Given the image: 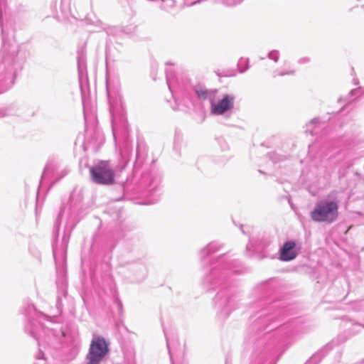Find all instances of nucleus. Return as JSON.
<instances>
[{"label": "nucleus", "mask_w": 364, "mask_h": 364, "mask_svg": "<svg viewBox=\"0 0 364 364\" xmlns=\"http://www.w3.org/2000/svg\"><path fill=\"white\" fill-rule=\"evenodd\" d=\"M339 192L331 191L325 198L318 200L310 213L311 219L316 223L331 224L337 220L341 199Z\"/></svg>", "instance_id": "nucleus-1"}, {"label": "nucleus", "mask_w": 364, "mask_h": 364, "mask_svg": "<svg viewBox=\"0 0 364 364\" xmlns=\"http://www.w3.org/2000/svg\"><path fill=\"white\" fill-rule=\"evenodd\" d=\"M92 181L98 184L111 185L114 183V172L108 161H101L90 168Z\"/></svg>", "instance_id": "nucleus-2"}, {"label": "nucleus", "mask_w": 364, "mask_h": 364, "mask_svg": "<svg viewBox=\"0 0 364 364\" xmlns=\"http://www.w3.org/2000/svg\"><path fill=\"white\" fill-rule=\"evenodd\" d=\"M109 351L108 345L102 337L95 338L90 346L87 355L88 364H99Z\"/></svg>", "instance_id": "nucleus-3"}, {"label": "nucleus", "mask_w": 364, "mask_h": 364, "mask_svg": "<svg viewBox=\"0 0 364 364\" xmlns=\"http://www.w3.org/2000/svg\"><path fill=\"white\" fill-rule=\"evenodd\" d=\"M347 154L346 151H340L335 156H331L327 161L324 162L325 173L323 176L328 178L331 173L335 171L336 167H350L351 164L346 161Z\"/></svg>", "instance_id": "nucleus-4"}, {"label": "nucleus", "mask_w": 364, "mask_h": 364, "mask_svg": "<svg viewBox=\"0 0 364 364\" xmlns=\"http://www.w3.org/2000/svg\"><path fill=\"white\" fill-rule=\"evenodd\" d=\"M301 251V246L295 240L286 241L279 250V259L282 262H290L296 258Z\"/></svg>", "instance_id": "nucleus-5"}, {"label": "nucleus", "mask_w": 364, "mask_h": 364, "mask_svg": "<svg viewBox=\"0 0 364 364\" xmlns=\"http://www.w3.org/2000/svg\"><path fill=\"white\" fill-rule=\"evenodd\" d=\"M234 97L226 95L218 102H211V113L214 114H223L232 107Z\"/></svg>", "instance_id": "nucleus-6"}, {"label": "nucleus", "mask_w": 364, "mask_h": 364, "mask_svg": "<svg viewBox=\"0 0 364 364\" xmlns=\"http://www.w3.org/2000/svg\"><path fill=\"white\" fill-rule=\"evenodd\" d=\"M323 124L319 122L318 119L314 118L306 124V132H309L312 136L318 134V130L323 128Z\"/></svg>", "instance_id": "nucleus-7"}, {"label": "nucleus", "mask_w": 364, "mask_h": 364, "mask_svg": "<svg viewBox=\"0 0 364 364\" xmlns=\"http://www.w3.org/2000/svg\"><path fill=\"white\" fill-rule=\"evenodd\" d=\"M361 95V90L360 87L357 89H353L350 91V92L348 94V95L345 97H341L338 99V102H345L346 104L350 103L351 101H353V99H351L352 97H354L356 98L357 97L360 96Z\"/></svg>", "instance_id": "nucleus-8"}, {"label": "nucleus", "mask_w": 364, "mask_h": 364, "mask_svg": "<svg viewBox=\"0 0 364 364\" xmlns=\"http://www.w3.org/2000/svg\"><path fill=\"white\" fill-rule=\"evenodd\" d=\"M295 73V70L293 69H285V70H276L272 73L273 77H282L284 75H293Z\"/></svg>", "instance_id": "nucleus-9"}, {"label": "nucleus", "mask_w": 364, "mask_h": 364, "mask_svg": "<svg viewBox=\"0 0 364 364\" xmlns=\"http://www.w3.org/2000/svg\"><path fill=\"white\" fill-rule=\"evenodd\" d=\"M321 359V353H316L314 354L305 364H318Z\"/></svg>", "instance_id": "nucleus-10"}, {"label": "nucleus", "mask_w": 364, "mask_h": 364, "mask_svg": "<svg viewBox=\"0 0 364 364\" xmlns=\"http://www.w3.org/2000/svg\"><path fill=\"white\" fill-rule=\"evenodd\" d=\"M347 339H348V338L344 334L338 335L337 338L333 339L332 341V342L331 343H329V346H336V345H339L341 343H344Z\"/></svg>", "instance_id": "nucleus-11"}, {"label": "nucleus", "mask_w": 364, "mask_h": 364, "mask_svg": "<svg viewBox=\"0 0 364 364\" xmlns=\"http://www.w3.org/2000/svg\"><path fill=\"white\" fill-rule=\"evenodd\" d=\"M268 58L274 62H277L279 58V53L277 50H273L268 53Z\"/></svg>", "instance_id": "nucleus-12"}, {"label": "nucleus", "mask_w": 364, "mask_h": 364, "mask_svg": "<svg viewBox=\"0 0 364 364\" xmlns=\"http://www.w3.org/2000/svg\"><path fill=\"white\" fill-rule=\"evenodd\" d=\"M360 328H364V326H361L358 323L353 324V331L354 333H358L360 331Z\"/></svg>", "instance_id": "nucleus-13"}, {"label": "nucleus", "mask_w": 364, "mask_h": 364, "mask_svg": "<svg viewBox=\"0 0 364 364\" xmlns=\"http://www.w3.org/2000/svg\"><path fill=\"white\" fill-rule=\"evenodd\" d=\"M309 61H310V58L309 57H303L298 60V63L305 64V63H308Z\"/></svg>", "instance_id": "nucleus-14"}, {"label": "nucleus", "mask_w": 364, "mask_h": 364, "mask_svg": "<svg viewBox=\"0 0 364 364\" xmlns=\"http://www.w3.org/2000/svg\"><path fill=\"white\" fill-rule=\"evenodd\" d=\"M197 95L199 97H202L203 99H205L207 97L208 92L206 91H197Z\"/></svg>", "instance_id": "nucleus-15"}, {"label": "nucleus", "mask_w": 364, "mask_h": 364, "mask_svg": "<svg viewBox=\"0 0 364 364\" xmlns=\"http://www.w3.org/2000/svg\"><path fill=\"white\" fill-rule=\"evenodd\" d=\"M353 82L354 85H355L358 84V79H353Z\"/></svg>", "instance_id": "nucleus-16"}]
</instances>
